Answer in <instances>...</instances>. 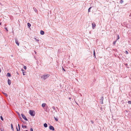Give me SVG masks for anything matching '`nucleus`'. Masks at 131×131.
Here are the masks:
<instances>
[{
    "mask_svg": "<svg viewBox=\"0 0 131 131\" xmlns=\"http://www.w3.org/2000/svg\"><path fill=\"white\" fill-rule=\"evenodd\" d=\"M0 118H1V120L2 121H4V119H3V117L2 116H0Z\"/></svg>",
    "mask_w": 131,
    "mask_h": 131,
    "instance_id": "5701e85b",
    "label": "nucleus"
},
{
    "mask_svg": "<svg viewBox=\"0 0 131 131\" xmlns=\"http://www.w3.org/2000/svg\"><path fill=\"white\" fill-rule=\"evenodd\" d=\"M37 64H38V61H37Z\"/></svg>",
    "mask_w": 131,
    "mask_h": 131,
    "instance_id": "a19ab883",
    "label": "nucleus"
},
{
    "mask_svg": "<svg viewBox=\"0 0 131 131\" xmlns=\"http://www.w3.org/2000/svg\"><path fill=\"white\" fill-rule=\"evenodd\" d=\"M91 123H92V124H93L94 123V122L93 121H92V120H91Z\"/></svg>",
    "mask_w": 131,
    "mask_h": 131,
    "instance_id": "f704fd0d",
    "label": "nucleus"
},
{
    "mask_svg": "<svg viewBox=\"0 0 131 131\" xmlns=\"http://www.w3.org/2000/svg\"><path fill=\"white\" fill-rule=\"evenodd\" d=\"M24 69H25V70H26V68H27L26 67V66H24Z\"/></svg>",
    "mask_w": 131,
    "mask_h": 131,
    "instance_id": "c756f323",
    "label": "nucleus"
},
{
    "mask_svg": "<svg viewBox=\"0 0 131 131\" xmlns=\"http://www.w3.org/2000/svg\"><path fill=\"white\" fill-rule=\"evenodd\" d=\"M92 27L93 29H94V28L96 26V25L95 23L94 22H93L92 23Z\"/></svg>",
    "mask_w": 131,
    "mask_h": 131,
    "instance_id": "423d86ee",
    "label": "nucleus"
},
{
    "mask_svg": "<svg viewBox=\"0 0 131 131\" xmlns=\"http://www.w3.org/2000/svg\"><path fill=\"white\" fill-rule=\"evenodd\" d=\"M128 103L129 104H131V101H129L128 102Z\"/></svg>",
    "mask_w": 131,
    "mask_h": 131,
    "instance_id": "cd10ccee",
    "label": "nucleus"
},
{
    "mask_svg": "<svg viewBox=\"0 0 131 131\" xmlns=\"http://www.w3.org/2000/svg\"><path fill=\"white\" fill-rule=\"evenodd\" d=\"M19 117H20V120L21 121V119H22V118H21V117H20V116H19Z\"/></svg>",
    "mask_w": 131,
    "mask_h": 131,
    "instance_id": "4c0bfd02",
    "label": "nucleus"
},
{
    "mask_svg": "<svg viewBox=\"0 0 131 131\" xmlns=\"http://www.w3.org/2000/svg\"><path fill=\"white\" fill-rule=\"evenodd\" d=\"M22 117L26 121H28V119L27 118L26 116L23 114H21Z\"/></svg>",
    "mask_w": 131,
    "mask_h": 131,
    "instance_id": "7ed1b4c3",
    "label": "nucleus"
},
{
    "mask_svg": "<svg viewBox=\"0 0 131 131\" xmlns=\"http://www.w3.org/2000/svg\"><path fill=\"white\" fill-rule=\"evenodd\" d=\"M124 52L126 53V54H128V51L127 50L125 51Z\"/></svg>",
    "mask_w": 131,
    "mask_h": 131,
    "instance_id": "6ab92c4d",
    "label": "nucleus"
},
{
    "mask_svg": "<svg viewBox=\"0 0 131 131\" xmlns=\"http://www.w3.org/2000/svg\"><path fill=\"white\" fill-rule=\"evenodd\" d=\"M16 113H17V114H18V115L19 116H20V114L18 112H17Z\"/></svg>",
    "mask_w": 131,
    "mask_h": 131,
    "instance_id": "393cba45",
    "label": "nucleus"
},
{
    "mask_svg": "<svg viewBox=\"0 0 131 131\" xmlns=\"http://www.w3.org/2000/svg\"><path fill=\"white\" fill-rule=\"evenodd\" d=\"M5 29L7 30V31H8V30H7V28L6 27H5Z\"/></svg>",
    "mask_w": 131,
    "mask_h": 131,
    "instance_id": "c9c22d12",
    "label": "nucleus"
},
{
    "mask_svg": "<svg viewBox=\"0 0 131 131\" xmlns=\"http://www.w3.org/2000/svg\"><path fill=\"white\" fill-rule=\"evenodd\" d=\"M1 72V69H0V73Z\"/></svg>",
    "mask_w": 131,
    "mask_h": 131,
    "instance_id": "a18cd8bd",
    "label": "nucleus"
},
{
    "mask_svg": "<svg viewBox=\"0 0 131 131\" xmlns=\"http://www.w3.org/2000/svg\"><path fill=\"white\" fill-rule=\"evenodd\" d=\"M3 93L7 97V94L6 93L4 92H3Z\"/></svg>",
    "mask_w": 131,
    "mask_h": 131,
    "instance_id": "aec40b11",
    "label": "nucleus"
},
{
    "mask_svg": "<svg viewBox=\"0 0 131 131\" xmlns=\"http://www.w3.org/2000/svg\"><path fill=\"white\" fill-rule=\"evenodd\" d=\"M16 73H17V74H18V72H16Z\"/></svg>",
    "mask_w": 131,
    "mask_h": 131,
    "instance_id": "37998d69",
    "label": "nucleus"
},
{
    "mask_svg": "<svg viewBox=\"0 0 131 131\" xmlns=\"http://www.w3.org/2000/svg\"><path fill=\"white\" fill-rule=\"evenodd\" d=\"M44 31L41 30L40 31V34L41 35H43L44 34Z\"/></svg>",
    "mask_w": 131,
    "mask_h": 131,
    "instance_id": "0eeeda50",
    "label": "nucleus"
},
{
    "mask_svg": "<svg viewBox=\"0 0 131 131\" xmlns=\"http://www.w3.org/2000/svg\"><path fill=\"white\" fill-rule=\"evenodd\" d=\"M15 42L18 46L19 45V43H18V41L17 40H15Z\"/></svg>",
    "mask_w": 131,
    "mask_h": 131,
    "instance_id": "9d476101",
    "label": "nucleus"
},
{
    "mask_svg": "<svg viewBox=\"0 0 131 131\" xmlns=\"http://www.w3.org/2000/svg\"><path fill=\"white\" fill-rule=\"evenodd\" d=\"M35 53H36V51H35Z\"/></svg>",
    "mask_w": 131,
    "mask_h": 131,
    "instance_id": "de8ad7c7",
    "label": "nucleus"
},
{
    "mask_svg": "<svg viewBox=\"0 0 131 131\" xmlns=\"http://www.w3.org/2000/svg\"><path fill=\"white\" fill-rule=\"evenodd\" d=\"M46 105V104H45V103H43L42 104V106L43 107H44Z\"/></svg>",
    "mask_w": 131,
    "mask_h": 131,
    "instance_id": "f8f14e48",
    "label": "nucleus"
},
{
    "mask_svg": "<svg viewBox=\"0 0 131 131\" xmlns=\"http://www.w3.org/2000/svg\"><path fill=\"white\" fill-rule=\"evenodd\" d=\"M43 126H44L46 128L48 126L47 124L46 123H45L44 124Z\"/></svg>",
    "mask_w": 131,
    "mask_h": 131,
    "instance_id": "ddd939ff",
    "label": "nucleus"
},
{
    "mask_svg": "<svg viewBox=\"0 0 131 131\" xmlns=\"http://www.w3.org/2000/svg\"><path fill=\"white\" fill-rule=\"evenodd\" d=\"M7 76L8 77H10L11 76V74L9 73H8L7 74Z\"/></svg>",
    "mask_w": 131,
    "mask_h": 131,
    "instance_id": "4468645a",
    "label": "nucleus"
},
{
    "mask_svg": "<svg viewBox=\"0 0 131 131\" xmlns=\"http://www.w3.org/2000/svg\"><path fill=\"white\" fill-rule=\"evenodd\" d=\"M37 38L38 39H37V38H35V39L36 41L38 42L39 41V40L38 39V38Z\"/></svg>",
    "mask_w": 131,
    "mask_h": 131,
    "instance_id": "4be33fe9",
    "label": "nucleus"
},
{
    "mask_svg": "<svg viewBox=\"0 0 131 131\" xmlns=\"http://www.w3.org/2000/svg\"><path fill=\"white\" fill-rule=\"evenodd\" d=\"M16 129H17V131H20V130H19V128H18V129L17 127V126H16Z\"/></svg>",
    "mask_w": 131,
    "mask_h": 131,
    "instance_id": "c85d7f7f",
    "label": "nucleus"
},
{
    "mask_svg": "<svg viewBox=\"0 0 131 131\" xmlns=\"http://www.w3.org/2000/svg\"><path fill=\"white\" fill-rule=\"evenodd\" d=\"M30 131H33V129L32 128H31L30 129Z\"/></svg>",
    "mask_w": 131,
    "mask_h": 131,
    "instance_id": "72a5a7b5",
    "label": "nucleus"
},
{
    "mask_svg": "<svg viewBox=\"0 0 131 131\" xmlns=\"http://www.w3.org/2000/svg\"><path fill=\"white\" fill-rule=\"evenodd\" d=\"M52 107V108L53 109H54V110L56 109V108H55V107L54 106H53V107Z\"/></svg>",
    "mask_w": 131,
    "mask_h": 131,
    "instance_id": "473e14b6",
    "label": "nucleus"
},
{
    "mask_svg": "<svg viewBox=\"0 0 131 131\" xmlns=\"http://www.w3.org/2000/svg\"><path fill=\"white\" fill-rule=\"evenodd\" d=\"M11 129H12V130H13V131L14 130V128L13 127V124H11Z\"/></svg>",
    "mask_w": 131,
    "mask_h": 131,
    "instance_id": "9b49d317",
    "label": "nucleus"
},
{
    "mask_svg": "<svg viewBox=\"0 0 131 131\" xmlns=\"http://www.w3.org/2000/svg\"><path fill=\"white\" fill-rule=\"evenodd\" d=\"M69 99H71V98H69Z\"/></svg>",
    "mask_w": 131,
    "mask_h": 131,
    "instance_id": "09e8293b",
    "label": "nucleus"
},
{
    "mask_svg": "<svg viewBox=\"0 0 131 131\" xmlns=\"http://www.w3.org/2000/svg\"><path fill=\"white\" fill-rule=\"evenodd\" d=\"M22 127L23 128L24 127L26 128L27 127V126L26 125H25L24 126L23 125H22Z\"/></svg>",
    "mask_w": 131,
    "mask_h": 131,
    "instance_id": "412c9836",
    "label": "nucleus"
},
{
    "mask_svg": "<svg viewBox=\"0 0 131 131\" xmlns=\"http://www.w3.org/2000/svg\"><path fill=\"white\" fill-rule=\"evenodd\" d=\"M93 55H94V57L95 58H96L95 53L94 50V51H93Z\"/></svg>",
    "mask_w": 131,
    "mask_h": 131,
    "instance_id": "dca6fc26",
    "label": "nucleus"
},
{
    "mask_svg": "<svg viewBox=\"0 0 131 131\" xmlns=\"http://www.w3.org/2000/svg\"><path fill=\"white\" fill-rule=\"evenodd\" d=\"M117 40H116L113 43V45H115L117 41Z\"/></svg>",
    "mask_w": 131,
    "mask_h": 131,
    "instance_id": "f3484780",
    "label": "nucleus"
},
{
    "mask_svg": "<svg viewBox=\"0 0 131 131\" xmlns=\"http://www.w3.org/2000/svg\"><path fill=\"white\" fill-rule=\"evenodd\" d=\"M92 7H90L89 8L88 10V12H90V9Z\"/></svg>",
    "mask_w": 131,
    "mask_h": 131,
    "instance_id": "a211bd4d",
    "label": "nucleus"
},
{
    "mask_svg": "<svg viewBox=\"0 0 131 131\" xmlns=\"http://www.w3.org/2000/svg\"><path fill=\"white\" fill-rule=\"evenodd\" d=\"M18 128L19 129V130H20V125L19 124H18Z\"/></svg>",
    "mask_w": 131,
    "mask_h": 131,
    "instance_id": "7c9ffc66",
    "label": "nucleus"
},
{
    "mask_svg": "<svg viewBox=\"0 0 131 131\" xmlns=\"http://www.w3.org/2000/svg\"><path fill=\"white\" fill-rule=\"evenodd\" d=\"M21 71H22L23 74V75H25V73H26V72H25V71L23 69H21Z\"/></svg>",
    "mask_w": 131,
    "mask_h": 131,
    "instance_id": "1a4fd4ad",
    "label": "nucleus"
},
{
    "mask_svg": "<svg viewBox=\"0 0 131 131\" xmlns=\"http://www.w3.org/2000/svg\"><path fill=\"white\" fill-rule=\"evenodd\" d=\"M34 9L35 11L36 12V11H37V10L36 9V8H34V9Z\"/></svg>",
    "mask_w": 131,
    "mask_h": 131,
    "instance_id": "2f4dec72",
    "label": "nucleus"
},
{
    "mask_svg": "<svg viewBox=\"0 0 131 131\" xmlns=\"http://www.w3.org/2000/svg\"><path fill=\"white\" fill-rule=\"evenodd\" d=\"M54 119H55V120L56 121H58V119L56 118L55 117H54Z\"/></svg>",
    "mask_w": 131,
    "mask_h": 131,
    "instance_id": "a878e982",
    "label": "nucleus"
},
{
    "mask_svg": "<svg viewBox=\"0 0 131 131\" xmlns=\"http://www.w3.org/2000/svg\"><path fill=\"white\" fill-rule=\"evenodd\" d=\"M8 84L9 85H10L11 83V80L9 79H8Z\"/></svg>",
    "mask_w": 131,
    "mask_h": 131,
    "instance_id": "6e6552de",
    "label": "nucleus"
},
{
    "mask_svg": "<svg viewBox=\"0 0 131 131\" xmlns=\"http://www.w3.org/2000/svg\"><path fill=\"white\" fill-rule=\"evenodd\" d=\"M49 129L50 130H54V127L52 126H50L49 127Z\"/></svg>",
    "mask_w": 131,
    "mask_h": 131,
    "instance_id": "39448f33",
    "label": "nucleus"
},
{
    "mask_svg": "<svg viewBox=\"0 0 131 131\" xmlns=\"http://www.w3.org/2000/svg\"><path fill=\"white\" fill-rule=\"evenodd\" d=\"M2 24V23L1 22H0V25H1Z\"/></svg>",
    "mask_w": 131,
    "mask_h": 131,
    "instance_id": "c03bdc74",
    "label": "nucleus"
},
{
    "mask_svg": "<svg viewBox=\"0 0 131 131\" xmlns=\"http://www.w3.org/2000/svg\"><path fill=\"white\" fill-rule=\"evenodd\" d=\"M50 75L47 74L46 75H43L42 76H41V78L43 79L44 80H45L47 79L48 77H49Z\"/></svg>",
    "mask_w": 131,
    "mask_h": 131,
    "instance_id": "f257e3e1",
    "label": "nucleus"
},
{
    "mask_svg": "<svg viewBox=\"0 0 131 131\" xmlns=\"http://www.w3.org/2000/svg\"><path fill=\"white\" fill-rule=\"evenodd\" d=\"M35 59H36V60H37V58H36V57H35Z\"/></svg>",
    "mask_w": 131,
    "mask_h": 131,
    "instance_id": "79ce46f5",
    "label": "nucleus"
},
{
    "mask_svg": "<svg viewBox=\"0 0 131 131\" xmlns=\"http://www.w3.org/2000/svg\"><path fill=\"white\" fill-rule=\"evenodd\" d=\"M125 65L126 66H127L128 65V64H127V63H126V64H125Z\"/></svg>",
    "mask_w": 131,
    "mask_h": 131,
    "instance_id": "ea45409f",
    "label": "nucleus"
},
{
    "mask_svg": "<svg viewBox=\"0 0 131 131\" xmlns=\"http://www.w3.org/2000/svg\"><path fill=\"white\" fill-rule=\"evenodd\" d=\"M123 2V0H120V3H121V4H122V3Z\"/></svg>",
    "mask_w": 131,
    "mask_h": 131,
    "instance_id": "b1692460",
    "label": "nucleus"
},
{
    "mask_svg": "<svg viewBox=\"0 0 131 131\" xmlns=\"http://www.w3.org/2000/svg\"><path fill=\"white\" fill-rule=\"evenodd\" d=\"M27 26H28V27L29 28L30 27V26H31V25L30 24V23H27Z\"/></svg>",
    "mask_w": 131,
    "mask_h": 131,
    "instance_id": "2eb2a0df",
    "label": "nucleus"
},
{
    "mask_svg": "<svg viewBox=\"0 0 131 131\" xmlns=\"http://www.w3.org/2000/svg\"><path fill=\"white\" fill-rule=\"evenodd\" d=\"M119 36L118 35L117 38L116 39V40L117 41V40H118V39H119Z\"/></svg>",
    "mask_w": 131,
    "mask_h": 131,
    "instance_id": "bb28decb",
    "label": "nucleus"
},
{
    "mask_svg": "<svg viewBox=\"0 0 131 131\" xmlns=\"http://www.w3.org/2000/svg\"><path fill=\"white\" fill-rule=\"evenodd\" d=\"M103 96H102L100 99V102L101 103V104L103 103Z\"/></svg>",
    "mask_w": 131,
    "mask_h": 131,
    "instance_id": "20e7f679",
    "label": "nucleus"
},
{
    "mask_svg": "<svg viewBox=\"0 0 131 131\" xmlns=\"http://www.w3.org/2000/svg\"><path fill=\"white\" fill-rule=\"evenodd\" d=\"M35 112L34 110H30L29 111V114L32 116H34L35 115Z\"/></svg>",
    "mask_w": 131,
    "mask_h": 131,
    "instance_id": "f03ea898",
    "label": "nucleus"
},
{
    "mask_svg": "<svg viewBox=\"0 0 131 131\" xmlns=\"http://www.w3.org/2000/svg\"><path fill=\"white\" fill-rule=\"evenodd\" d=\"M62 69H63V70H64V71H66V70H65V69H64L63 68H62Z\"/></svg>",
    "mask_w": 131,
    "mask_h": 131,
    "instance_id": "58836bf2",
    "label": "nucleus"
},
{
    "mask_svg": "<svg viewBox=\"0 0 131 131\" xmlns=\"http://www.w3.org/2000/svg\"><path fill=\"white\" fill-rule=\"evenodd\" d=\"M25 131H28L27 130H26Z\"/></svg>",
    "mask_w": 131,
    "mask_h": 131,
    "instance_id": "49530a36",
    "label": "nucleus"
},
{
    "mask_svg": "<svg viewBox=\"0 0 131 131\" xmlns=\"http://www.w3.org/2000/svg\"><path fill=\"white\" fill-rule=\"evenodd\" d=\"M1 131H4V129H3L1 128Z\"/></svg>",
    "mask_w": 131,
    "mask_h": 131,
    "instance_id": "e433bc0d",
    "label": "nucleus"
}]
</instances>
